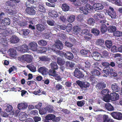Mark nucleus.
I'll return each mask as SVG.
<instances>
[{
  "label": "nucleus",
  "instance_id": "obj_1",
  "mask_svg": "<svg viewBox=\"0 0 122 122\" xmlns=\"http://www.w3.org/2000/svg\"><path fill=\"white\" fill-rule=\"evenodd\" d=\"M106 12L112 19H115L116 18V12L114 9L111 6H109V8L106 10Z\"/></svg>",
  "mask_w": 122,
  "mask_h": 122
},
{
  "label": "nucleus",
  "instance_id": "obj_2",
  "mask_svg": "<svg viewBox=\"0 0 122 122\" xmlns=\"http://www.w3.org/2000/svg\"><path fill=\"white\" fill-rule=\"evenodd\" d=\"M76 82L81 89H83L84 88H87L90 86V83L86 81H82L78 80L76 81Z\"/></svg>",
  "mask_w": 122,
  "mask_h": 122
},
{
  "label": "nucleus",
  "instance_id": "obj_3",
  "mask_svg": "<svg viewBox=\"0 0 122 122\" xmlns=\"http://www.w3.org/2000/svg\"><path fill=\"white\" fill-rule=\"evenodd\" d=\"M32 59V56L30 55H23L20 58V59L22 61H26L27 63L31 62Z\"/></svg>",
  "mask_w": 122,
  "mask_h": 122
},
{
  "label": "nucleus",
  "instance_id": "obj_4",
  "mask_svg": "<svg viewBox=\"0 0 122 122\" xmlns=\"http://www.w3.org/2000/svg\"><path fill=\"white\" fill-rule=\"evenodd\" d=\"M110 114L115 119L118 120H122V113L121 112H111Z\"/></svg>",
  "mask_w": 122,
  "mask_h": 122
},
{
  "label": "nucleus",
  "instance_id": "obj_5",
  "mask_svg": "<svg viewBox=\"0 0 122 122\" xmlns=\"http://www.w3.org/2000/svg\"><path fill=\"white\" fill-rule=\"evenodd\" d=\"M18 51L22 53L27 52L29 50L28 47L26 45H24L21 46H18L16 48Z\"/></svg>",
  "mask_w": 122,
  "mask_h": 122
},
{
  "label": "nucleus",
  "instance_id": "obj_6",
  "mask_svg": "<svg viewBox=\"0 0 122 122\" xmlns=\"http://www.w3.org/2000/svg\"><path fill=\"white\" fill-rule=\"evenodd\" d=\"M112 91L113 92H116L119 91L120 88L117 83H115L111 85Z\"/></svg>",
  "mask_w": 122,
  "mask_h": 122
},
{
  "label": "nucleus",
  "instance_id": "obj_7",
  "mask_svg": "<svg viewBox=\"0 0 122 122\" xmlns=\"http://www.w3.org/2000/svg\"><path fill=\"white\" fill-rule=\"evenodd\" d=\"M74 73V76L78 78H82L84 76L82 72L80 71L77 68H75Z\"/></svg>",
  "mask_w": 122,
  "mask_h": 122
},
{
  "label": "nucleus",
  "instance_id": "obj_8",
  "mask_svg": "<svg viewBox=\"0 0 122 122\" xmlns=\"http://www.w3.org/2000/svg\"><path fill=\"white\" fill-rule=\"evenodd\" d=\"M29 46L30 49L33 51H37V45L35 42L34 41L31 42L29 43Z\"/></svg>",
  "mask_w": 122,
  "mask_h": 122
},
{
  "label": "nucleus",
  "instance_id": "obj_9",
  "mask_svg": "<svg viewBox=\"0 0 122 122\" xmlns=\"http://www.w3.org/2000/svg\"><path fill=\"white\" fill-rule=\"evenodd\" d=\"M6 31L5 30L3 32H2L0 33V37H1V40L2 43H5L7 42V40L6 38Z\"/></svg>",
  "mask_w": 122,
  "mask_h": 122
},
{
  "label": "nucleus",
  "instance_id": "obj_10",
  "mask_svg": "<svg viewBox=\"0 0 122 122\" xmlns=\"http://www.w3.org/2000/svg\"><path fill=\"white\" fill-rule=\"evenodd\" d=\"M20 39L18 37L13 35L10 39V41L12 43H16L19 42Z\"/></svg>",
  "mask_w": 122,
  "mask_h": 122
},
{
  "label": "nucleus",
  "instance_id": "obj_11",
  "mask_svg": "<svg viewBox=\"0 0 122 122\" xmlns=\"http://www.w3.org/2000/svg\"><path fill=\"white\" fill-rule=\"evenodd\" d=\"M75 63L70 61H66V62L65 66L67 68L71 70L73 69L75 66Z\"/></svg>",
  "mask_w": 122,
  "mask_h": 122
},
{
  "label": "nucleus",
  "instance_id": "obj_12",
  "mask_svg": "<svg viewBox=\"0 0 122 122\" xmlns=\"http://www.w3.org/2000/svg\"><path fill=\"white\" fill-rule=\"evenodd\" d=\"M27 7L25 11L27 13L30 15H34L35 14L36 11L33 8L30 7Z\"/></svg>",
  "mask_w": 122,
  "mask_h": 122
},
{
  "label": "nucleus",
  "instance_id": "obj_13",
  "mask_svg": "<svg viewBox=\"0 0 122 122\" xmlns=\"http://www.w3.org/2000/svg\"><path fill=\"white\" fill-rule=\"evenodd\" d=\"M93 7L96 10H99L103 9L104 7L103 5L100 3H95L93 4Z\"/></svg>",
  "mask_w": 122,
  "mask_h": 122
},
{
  "label": "nucleus",
  "instance_id": "obj_14",
  "mask_svg": "<svg viewBox=\"0 0 122 122\" xmlns=\"http://www.w3.org/2000/svg\"><path fill=\"white\" fill-rule=\"evenodd\" d=\"M110 97L111 99L113 101L118 100L119 98V95L115 92L111 93Z\"/></svg>",
  "mask_w": 122,
  "mask_h": 122
},
{
  "label": "nucleus",
  "instance_id": "obj_15",
  "mask_svg": "<svg viewBox=\"0 0 122 122\" xmlns=\"http://www.w3.org/2000/svg\"><path fill=\"white\" fill-rule=\"evenodd\" d=\"M64 56L66 58L69 60H72L74 57L73 54L70 51H66Z\"/></svg>",
  "mask_w": 122,
  "mask_h": 122
},
{
  "label": "nucleus",
  "instance_id": "obj_16",
  "mask_svg": "<svg viewBox=\"0 0 122 122\" xmlns=\"http://www.w3.org/2000/svg\"><path fill=\"white\" fill-rule=\"evenodd\" d=\"M106 85L104 83L100 82L98 83L96 86V88L98 89L102 90L106 87Z\"/></svg>",
  "mask_w": 122,
  "mask_h": 122
},
{
  "label": "nucleus",
  "instance_id": "obj_17",
  "mask_svg": "<svg viewBox=\"0 0 122 122\" xmlns=\"http://www.w3.org/2000/svg\"><path fill=\"white\" fill-rule=\"evenodd\" d=\"M48 71V69L44 66L40 67L38 69V71L42 74L46 75Z\"/></svg>",
  "mask_w": 122,
  "mask_h": 122
},
{
  "label": "nucleus",
  "instance_id": "obj_18",
  "mask_svg": "<svg viewBox=\"0 0 122 122\" xmlns=\"http://www.w3.org/2000/svg\"><path fill=\"white\" fill-rule=\"evenodd\" d=\"M27 104L25 103H20L17 105V108L19 110H24L27 108Z\"/></svg>",
  "mask_w": 122,
  "mask_h": 122
},
{
  "label": "nucleus",
  "instance_id": "obj_19",
  "mask_svg": "<svg viewBox=\"0 0 122 122\" xmlns=\"http://www.w3.org/2000/svg\"><path fill=\"white\" fill-rule=\"evenodd\" d=\"M10 56L12 57H14L17 55V52L14 49H10L8 51Z\"/></svg>",
  "mask_w": 122,
  "mask_h": 122
},
{
  "label": "nucleus",
  "instance_id": "obj_20",
  "mask_svg": "<svg viewBox=\"0 0 122 122\" xmlns=\"http://www.w3.org/2000/svg\"><path fill=\"white\" fill-rule=\"evenodd\" d=\"M49 15L52 17H57L58 16V12L54 10H52L51 12H49Z\"/></svg>",
  "mask_w": 122,
  "mask_h": 122
},
{
  "label": "nucleus",
  "instance_id": "obj_21",
  "mask_svg": "<svg viewBox=\"0 0 122 122\" xmlns=\"http://www.w3.org/2000/svg\"><path fill=\"white\" fill-rule=\"evenodd\" d=\"M36 28L37 30L39 32L43 31L45 29V26L40 24H38L36 25Z\"/></svg>",
  "mask_w": 122,
  "mask_h": 122
},
{
  "label": "nucleus",
  "instance_id": "obj_22",
  "mask_svg": "<svg viewBox=\"0 0 122 122\" xmlns=\"http://www.w3.org/2000/svg\"><path fill=\"white\" fill-rule=\"evenodd\" d=\"M27 114L24 112H21L19 116V118L21 121H24L26 118Z\"/></svg>",
  "mask_w": 122,
  "mask_h": 122
},
{
  "label": "nucleus",
  "instance_id": "obj_23",
  "mask_svg": "<svg viewBox=\"0 0 122 122\" xmlns=\"http://www.w3.org/2000/svg\"><path fill=\"white\" fill-rule=\"evenodd\" d=\"M117 30L116 27L114 26H110L107 28V30L110 33H114Z\"/></svg>",
  "mask_w": 122,
  "mask_h": 122
},
{
  "label": "nucleus",
  "instance_id": "obj_24",
  "mask_svg": "<svg viewBox=\"0 0 122 122\" xmlns=\"http://www.w3.org/2000/svg\"><path fill=\"white\" fill-rule=\"evenodd\" d=\"M105 107L109 111H112L114 110L113 107L109 103H106L105 104Z\"/></svg>",
  "mask_w": 122,
  "mask_h": 122
},
{
  "label": "nucleus",
  "instance_id": "obj_25",
  "mask_svg": "<svg viewBox=\"0 0 122 122\" xmlns=\"http://www.w3.org/2000/svg\"><path fill=\"white\" fill-rule=\"evenodd\" d=\"M51 68L52 69L56 70L58 68L57 63L55 62H52L50 64Z\"/></svg>",
  "mask_w": 122,
  "mask_h": 122
},
{
  "label": "nucleus",
  "instance_id": "obj_26",
  "mask_svg": "<svg viewBox=\"0 0 122 122\" xmlns=\"http://www.w3.org/2000/svg\"><path fill=\"white\" fill-rule=\"evenodd\" d=\"M10 19L8 18H6L2 20V22L5 25H9L10 23Z\"/></svg>",
  "mask_w": 122,
  "mask_h": 122
},
{
  "label": "nucleus",
  "instance_id": "obj_27",
  "mask_svg": "<svg viewBox=\"0 0 122 122\" xmlns=\"http://www.w3.org/2000/svg\"><path fill=\"white\" fill-rule=\"evenodd\" d=\"M81 29L77 26H74L73 27V32L75 34H78L79 33Z\"/></svg>",
  "mask_w": 122,
  "mask_h": 122
},
{
  "label": "nucleus",
  "instance_id": "obj_28",
  "mask_svg": "<svg viewBox=\"0 0 122 122\" xmlns=\"http://www.w3.org/2000/svg\"><path fill=\"white\" fill-rule=\"evenodd\" d=\"M113 36L117 37H122V32L119 31H117L113 33Z\"/></svg>",
  "mask_w": 122,
  "mask_h": 122
},
{
  "label": "nucleus",
  "instance_id": "obj_29",
  "mask_svg": "<svg viewBox=\"0 0 122 122\" xmlns=\"http://www.w3.org/2000/svg\"><path fill=\"white\" fill-rule=\"evenodd\" d=\"M27 67L31 71L34 72L36 71V67L33 65H27Z\"/></svg>",
  "mask_w": 122,
  "mask_h": 122
},
{
  "label": "nucleus",
  "instance_id": "obj_30",
  "mask_svg": "<svg viewBox=\"0 0 122 122\" xmlns=\"http://www.w3.org/2000/svg\"><path fill=\"white\" fill-rule=\"evenodd\" d=\"M55 46V47L59 50L62 49L63 47L62 43L60 41H59L56 43Z\"/></svg>",
  "mask_w": 122,
  "mask_h": 122
},
{
  "label": "nucleus",
  "instance_id": "obj_31",
  "mask_svg": "<svg viewBox=\"0 0 122 122\" xmlns=\"http://www.w3.org/2000/svg\"><path fill=\"white\" fill-rule=\"evenodd\" d=\"M107 29V27L105 25L103 24L101 26V31L102 33H104L106 31Z\"/></svg>",
  "mask_w": 122,
  "mask_h": 122
},
{
  "label": "nucleus",
  "instance_id": "obj_32",
  "mask_svg": "<svg viewBox=\"0 0 122 122\" xmlns=\"http://www.w3.org/2000/svg\"><path fill=\"white\" fill-rule=\"evenodd\" d=\"M92 74L95 76H99L100 74V72L97 70V69H94L91 71Z\"/></svg>",
  "mask_w": 122,
  "mask_h": 122
},
{
  "label": "nucleus",
  "instance_id": "obj_33",
  "mask_svg": "<svg viewBox=\"0 0 122 122\" xmlns=\"http://www.w3.org/2000/svg\"><path fill=\"white\" fill-rule=\"evenodd\" d=\"M57 62L59 65H62L65 63V61L61 58L58 57L57 59Z\"/></svg>",
  "mask_w": 122,
  "mask_h": 122
},
{
  "label": "nucleus",
  "instance_id": "obj_34",
  "mask_svg": "<svg viewBox=\"0 0 122 122\" xmlns=\"http://www.w3.org/2000/svg\"><path fill=\"white\" fill-rule=\"evenodd\" d=\"M104 43V41L102 39H98L96 42V44L97 45L102 46Z\"/></svg>",
  "mask_w": 122,
  "mask_h": 122
},
{
  "label": "nucleus",
  "instance_id": "obj_35",
  "mask_svg": "<svg viewBox=\"0 0 122 122\" xmlns=\"http://www.w3.org/2000/svg\"><path fill=\"white\" fill-rule=\"evenodd\" d=\"M55 87L56 90L57 91L62 90L64 88L63 86L59 83L57 84Z\"/></svg>",
  "mask_w": 122,
  "mask_h": 122
},
{
  "label": "nucleus",
  "instance_id": "obj_36",
  "mask_svg": "<svg viewBox=\"0 0 122 122\" xmlns=\"http://www.w3.org/2000/svg\"><path fill=\"white\" fill-rule=\"evenodd\" d=\"M55 117V116L54 115L49 114L45 118L47 120H52L54 119Z\"/></svg>",
  "mask_w": 122,
  "mask_h": 122
},
{
  "label": "nucleus",
  "instance_id": "obj_37",
  "mask_svg": "<svg viewBox=\"0 0 122 122\" xmlns=\"http://www.w3.org/2000/svg\"><path fill=\"white\" fill-rule=\"evenodd\" d=\"M30 31L28 29H22L21 30L20 32L22 35L24 36L28 35L30 33Z\"/></svg>",
  "mask_w": 122,
  "mask_h": 122
},
{
  "label": "nucleus",
  "instance_id": "obj_38",
  "mask_svg": "<svg viewBox=\"0 0 122 122\" xmlns=\"http://www.w3.org/2000/svg\"><path fill=\"white\" fill-rule=\"evenodd\" d=\"M110 98L109 94H107L103 96V100L106 102H110Z\"/></svg>",
  "mask_w": 122,
  "mask_h": 122
},
{
  "label": "nucleus",
  "instance_id": "obj_39",
  "mask_svg": "<svg viewBox=\"0 0 122 122\" xmlns=\"http://www.w3.org/2000/svg\"><path fill=\"white\" fill-rule=\"evenodd\" d=\"M69 6L66 4H63L62 6V8L63 10L64 11H66L69 9Z\"/></svg>",
  "mask_w": 122,
  "mask_h": 122
},
{
  "label": "nucleus",
  "instance_id": "obj_40",
  "mask_svg": "<svg viewBox=\"0 0 122 122\" xmlns=\"http://www.w3.org/2000/svg\"><path fill=\"white\" fill-rule=\"evenodd\" d=\"M53 70H50L48 72L49 75L50 76H54L56 75V72Z\"/></svg>",
  "mask_w": 122,
  "mask_h": 122
},
{
  "label": "nucleus",
  "instance_id": "obj_41",
  "mask_svg": "<svg viewBox=\"0 0 122 122\" xmlns=\"http://www.w3.org/2000/svg\"><path fill=\"white\" fill-rule=\"evenodd\" d=\"M80 9V11L81 13L86 15L87 14L88 10L85 7H81Z\"/></svg>",
  "mask_w": 122,
  "mask_h": 122
},
{
  "label": "nucleus",
  "instance_id": "obj_42",
  "mask_svg": "<svg viewBox=\"0 0 122 122\" xmlns=\"http://www.w3.org/2000/svg\"><path fill=\"white\" fill-rule=\"evenodd\" d=\"M105 44L107 47L109 49L112 46V42L111 41H106Z\"/></svg>",
  "mask_w": 122,
  "mask_h": 122
},
{
  "label": "nucleus",
  "instance_id": "obj_43",
  "mask_svg": "<svg viewBox=\"0 0 122 122\" xmlns=\"http://www.w3.org/2000/svg\"><path fill=\"white\" fill-rule=\"evenodd\" d=\"M38 43L39 45L42 46H45L47 44L46 41L44 40H41L38 41Z\"/></svg>",
  "mask_w": 122,
  "mask_h": 122
},
{
  "label": "nucleus",
  "instance_id": "obj_44",
  "mask_svg": "<svg viewBox=\"0 0 122 122\" xmlns=\"http://www.w3.org/2000/svg\"><path fill=\"white\" fill-rule=\"evenodd\" d=\"M85 104V101L84 100L78 101L77 102V105L78 107H82Z\"/></svg>",
  "mask_w": 122,
  "mask_h": 122
},
{
  "label": "nucleus",
  "instance_id": "obj_45",
  "mask_svg": "<svg viewBox=\"0 0 122 122\" xmlns=\"http://www.w3.org/2000/svg\"><path fill=\"white\" fill-rule=\"evenodd\" d=\"M39 58L40 60L45 61H49L50 60L49 58L44 56H40Z\"/></svg>",
  "mask_w": 122,
  "mask_h": 122
},
{
  "label": "nucleus",
  "instance_id": "obj_46",
  "mask_svg": "<svg viewBox=\"0 0 122 122\" xmlns=\"http://www.w3.org/2000/svg\"><path fill=\"white\" fill-rule=\"evenodd\" d=\"M75 16L74 15H71L67 19V21L69 22L72 23L74 21Z\"/></svg>",
  "mask_w": 122,
  "mask_h": 122
},
{
  "label": "nucleus",
  "instance_id": "obj_47",
  "mask_svg": "<svg viewBox=\"0 0 122 122\" xmlns=\"http://www.w3.org/2000/svg\"><path fill=\"white\" fill-rule=\"evenodd\" d=\"M34 3V1L33 0H27L26 3L25 5L26 7H29Z\"/></svg>",
  "mask_w": 122,
  "mask_h": 122
},
{
  "label": "nucleus",
  "instance_id": "obj_48",
  "mask_svg": "<svg viewBox=\"0 0 122 122\" xmlns=\"http://www.w3.org/2000/svg\"><path fill=\"white\" fill-rule=\"evenodd\" d=\"M91 31L95 36L98 35L100 33L99 31L96 28H93L92 29Z\"/></svg>",
  "mask_w": 122,
  "mask_h": 122
},
{
  "label": "nucleus",
  "instance_id": "obj_49",
  "mask_svg": "<svg viewBox=\"0 0 122 122\" xmlns=\"http://www.w3.org/2000/svg\"><path fill=\"white\" fill-rule=\"evenodd\" d=\"M85 34V36L84 37V38L85 39L91 40V39L92 37V35L91 33H87Z\"/></svg>",
  "mask_w": 122,
  "mask_h": 122
},
{
  "label": "nucleus",
  "instance_id": "obj_50",
  "mask_svg": "<svg viewBox=\"0 0 122 122\" xmlns=\"http://www.w3.org/2000/svg\"><path fill=\"white\" fill-rule=\"evenodd\" d=\"M39 112L40 114L41 115L44 114L47 112L46 107L42 108L39 110Z\"/></svg>",
  "mask_w": 122,
  "mask_h": 122
},
{
  "label": "nucleus",
  "instance_id": "obj_51",
  "mask_svg": "<svg viewBox=\"0 0 122 122\" xmlns=\"http://www.w3.org/2000/svg\"><path fill=\"white\" fill-rule=\"evenodd\" d=\"M92 57H94V59L96 60V59L94 58H96L99 57L100 56V54L97 52H94L92 53Z\"/></svg>",
  "mask_w": 122,
  "mask_h": 122
},
{
  "label": "nucleus",
  "instance_id": "obj_52",
  "mask_svg": "<svg viewBox=\"0 0 122 122\" xmlns=\"http://www.w3.org/2000/svg\"><path fill=\"white\" fill-rule=\"evenodd\" d=\"M103 122H108L110 119L108 116L106 115H104L103 116Z\"/></svg>",
  "mask_w": 122,
  "mask_h": 122
},
{
  "label": "nucleus",
  "instance_id": "obj_53",
  "mask_svg": "<svg viewBox=\"0 0 122 122\" xmlns=\"http://www.w3.org/2000/svg\"><path fill=\"white\" fill-rule=\"evenodd\" d=\"M45 107L47 112H52L53 111L52 107L50 105L47 106Z\"/></svg>",
  "mask_w": 122,
  "mask_h": 122
},
{
  "label": "nucleus",
  "instance_id": "obj_54",
  "mask_svg": "<svg viewBox=\"0 0 122 122\" xmlns=\"http://www.w3.org/2000/svg\"><path fill=\"white\" fill-rule=\"evenodd\" d=\"M95 22V20L92 18H89L87 21L88 23L90 25H93Z\"/></svg>",
  "mask_w": 122,
  "mask_h": 122
},
{
  "label": "nucleus",
  "instance_id": "obj_55",
  "mask_svg": "<svg viewBox=\"0 0 122 122\" xmlns=\"http://www.w3.org/2000/svg\"><path fill=\"white\" fill-rule=\"evenodd\" d=\"M72 28V25L70 23L68 24L66 26V28L67 32H69L71 30Z\"/></svg>",
  "mask_w": 122,
  "mask_h": 122
},
{
  "label": "nucleus",
  "instance_id": "obj_56",
  "mask_svg": "<svg viewBox=\"0 0 122 122\" xmlns=\"http://www.w3.org/2000/svg\"><path fill=\"white\" fill-rule=\"evenodd\" d=\"M102 56L103 57H106L108 56V53L107 51H104L102 53Z\"/></svg>",
  "mask_w": 122,
  "mask_h": 122
},
{
  "label": "nucleus",
  "instance_id": "obj_57",
  "mask_svg": "<svg viewBox=\"0 0 122 122\" xmlns=\"http://www.w3.org/2000/svg\"><path fill=\"white\" fill-rule=\"evenodd\" d=\"M39 10L41 12H45L46 9L42 5H40L39 6Z\"/></svg>",
  "mask_w": 122,
  "mask_h": 122
},
{
  "label": "nucleus",
  "instance_id": "obj_58",
  "mask_svg": "<svg viewBox=\"0 0 122 122\" xmlns=\"http://www.w3.org/2000/svg\"><path fill=\"white\" fill-rule=\"evenodd\" d=\"M13 108V107L9 105L7 106L5 110L7 112H10L12 111Z\"/></svg>",
  "mask_w": 122,
  "mask_h": 122
},
{
  "label": "nucleus",
  "instance_id": "obj_59",
  "mask_svg": "<svg viewBox=\"0 0 122 122\" xmlns=\"http://www.w3.org/2000/svg\"><path fill=\"white\" fill-rule=\"evenodd\" d=\"M19 25L21 27L25 26L27 25V23L25 20L24 21H21L19 23Z\"/></svg>",
  "mask_w": 122,
  "mask_h": 122
},
{
  "label": "nucleus",
  "instance_id": "obj_60",
  "mask_svg": "<svg viewBox=\"0 0 122 122\" xmlns=\"http://www.w3.org/2000/svg\"><path fill=\"white\" fill-rule=\"evenodd\" d=\"M99 64L97 62H94L93 65L92 67L93 69H99Z\"/></svg>",
  "mask_w": 122,
  "mask_h": 122
},
{
  "label": "nucleus",
  "instance_id": "obj_61",
  "mask_svg": "<svg viewBox=\"0 0 122 122\" xmlns=\"http://www.w3.org/2000/svg\"><path fill=\"white\" fill-rule=\"evenodd\" d=\"M85 67L86 68H89L91 66V64L90 62V61L88 60H87L85 61Z\"/></svg>",
  "mask_w": 122,
  "mask_h": 122
},
{
  "label": "nucleus",
  "instance_id": "obj_62",
  "mask_svg": "<svg viewBox=\"0 0 122 122\" xmlns=\"http://www.w3.org/2000/svg\"><path fill=\"white\" fill-rule=\"evenodd\" d=\"M47 23L49 25L52 26L54 25L55 21L52 20H47Z\"/></svg>",
  "mask_w": 122,
  "mask_h": 122
},
{
  "label": "nucleus",
  "instance_id": "obj_63",
  "mask_svg": "<svg viewBox=\"0 0 122 122\" xmlns=\"http://www.w3.org/2000/svg\"><path fill=\"white\" fill-rule=\"evenodd\" d=\"M110 73L111 76H116L117 75V73L114 72V70L112 69H110Z\"/></svg>",
  "mask_w": 122,
  "mask_h": 122
},
{
  "label": "nucleus",
  "instance_id": "obj_64",
  "mask_svg": "<svg viewBox=\"0 0 122 122\" xmlns=\"http://www.w3.org/2000/svg\"><path fill=\"white\" fill-rule=\"evenodd\" d=\"M111 51L113 53L117 52L118 51V48L116 46H113L111 48Z\"/></svg>",
  "mask_w": 122,
  "mask_h": 122
}]
</instances>
